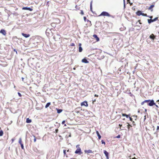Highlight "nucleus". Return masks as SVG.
Masks as SVG:
<instances>
[{
	"label": "nucleus",
	"mask_w": 159,
	"mask_h": 159,
	"mask_svg": "<svg viewBox=\"0 0 159 159\" xmlns=\"http://www.w3.org/2000/svg\"><path fill=\"white\" fill-rule=\"evenodd\" d=\"M51 30H50V29H47L46 30V34H47V33H48V32L49 31H50Z\"/></svg>",
	"instance_id": "nucleus-27"
},
{
	"label": "nucleus",
	"mask_w": 159,
	"mask_h": 159,
	"mask_svg": "<svg viewBox=\"0 0 159 159\" xmlns=\"http://www.w3.org/2000/svg\"><path fill=\"white\" fill-rule=\"evenodd\" d=\"M75 153L76 154H79V155H81L82 154L81 150L80 147H79V148H77L75 152Z\"/></svg>",
	"instance_id": "nucleus-3"
},
{
	"label": "nucleus",
	"mask_w": 159,
	"mask_h": 159,
	"mask_svg": "<svg viewBox=\"0 0 159 159\" xmlns=\"http://www.w3.org/2000/svg\"><path fill=\"white\" fill-rule=\"evenodd\" d=\"M157 130H159V126H157Z\"/></svg>",
	"instance_id": "nucleus-44"
},
{
	"label": "nucleus",
	"mask_w": 159,
	"mask_h": 159,
	"mask_svg": "<svg viewBox=\"0 0 159 159\" xmlns=\"http://www.w3.org/2000/svg\"><path fill=\"white\" fill-rule=\"evenodd\" d=\"M101 142H102V144H105V142L103 140H102Z\"/></svg>",
	"instance_id": "nucleus-34"
},
{
	"label": "nucleus",
	"mask_w": 159,
	"mask_h": 159,
	"mask_svg": "<svg viewBox=\"0 0 159 159\" xmlns=\"http://www.w3.org/2000/svg\"><path fill=\"white\" fill-rule=\"evenodd\" d=\"M155 106H156V107L157 108H158V106L157 105H156V104H155Z\"/></svg>",
	"instance_id": "nucleus-51"
},
{
	"label": "nucleus",
	"mask_w": 159,
	"mask_h": 159,
	"mask_svg": "<svg viewBox=\"0 0 159 159\" xmlns=\"http://www.w3.org/2000/svg\"><path fill=\"white\" fill-rule=\"evenodd\" d=\"M129 120L131 121H133V119L131 117L129 116Z\"/></svg>",
	"instance_id": "nucleus-39"
},
{
	"label": "nucleus",
	"mask_w": 159,
	"mask_h": 159,
	"mask_svg": "<svg viewBox=\"0 0 159 159\" xmlns=\"http://www.w3.org/2000/svg\"><path fill=\"white\" fill-rule=\"evenodd\" d=\"M122 126V125H120V124H119V126L120 127V128Z\"/></svg>",
	"instance_id": "nucleus-50"
},
{
	"label": "nucleus",
	"mask_w": 159,
	"mask_h": 159,
	"mask_svg": "<svg viewBox=\"0 0 159 159\" xmlns=\"http://www.w3.org/2000/svg\"><path fill=\"white\" fill-rule=\"evenodd\" d=\"M127 2L128 3H130V0H127Z\"/></svg>",
	"instance_id": "nucleus-45"
},
{
	"label": "nucleus",
	"mask_w": 159,
	"mask_h": 159,
	"mask_svg": "<svg viewBox=\"0 0 159 159\" xmlns=\"http://www.w3.org/2000/svg\"><path fill=\"white\" fill-rule=\"evenodd\" d=\"M73 69L74 70H75V68H73Z\"/></svg>",
	"instance_id": "nucleus-63"
},
{
	"label": "nucleus",
	"mask_w": 159,
	"mask_h": 159,
	"mask_svg": "<svg viewBox=\"0 0 159 159\" xmlns=\"http://www.w3.org/2000/svg\"><path fill=\"white\" fill-rule=\"evenodd\" d=\"M21 79H22V81H24V78L23 77H22Z\"/></svg>",
	"instance_id": "nucleus-53"
},
{
	"label": "nucleus",
	"mask_w": 159,
	"mask_h": 159,
	"mask_svg": "<svg viewBox=\"0 0 159 159\" xmlns=\"http://www.w3.org/2000/svg\"><path fill=\"white\" fill-rule=\"evenodd\" d=\"M148 22L149 24H150L151 23L153 22L152 20V19H148Z\"/></svg>",
	"instance_id": "nucleus-20"
},
{
	"label": "nucleus",
	"mask_w": 159,
	"mask_h": 159,
	"mask_svg": "<svg viewBox=\"0 0 159 159\" xmlns=\"http://www.w3.org/2000/svg\"><path fill=\"white\" fill-rule=\"evenodd\" d=\"M130 159H134V158H130Z\"/></svg>",
	"instance_id": "nucleus-64"
},
{
	"label": "nucleus",
	"mask_w": 159,
	"mask_h": 159,
	"mask_svg": "<svg viewBox=\"0 0 159 159\" xmlns=\"http://www.w3.org/2000/svg\"><path fill=\"white\" fill-rule=\"evenodd\" d=\"M33 137H34V142H35L36 141V138H35V136H34H34H33Z\"/></svg>",
	"instance_id": "nucleus-33"
},
{
	"label": "nucleus",
	"mask_w": 159,
	"mask_h": 159,
	"mask_svg": "<svg viewBox=\"0 0 159 159\" xmlns=\"http://www.w3.org/2000/svg\"><path fill=\"white\" fill-rule=\"evenodd\" d=\"M51 25H52V26L53 27H55L56 26L55 24L54 23L52 24Z\"/></svg>",
	"instance_id": "nucleus-36"
},
{
	"label": "nucleus",
	"mask_w": 159,
	"mask_h": 159,
	"mask_svg": "<svg viewBox=\"0 0 159 159\" xmlns=\"http://www.w3.org/2000/svg\"><path fill=\"white\" fill-rule=\"evenodd\" d=\"M100 16H107L108 17H110L111 16L106 11H103L102 12Z\"/></svg>",
	"instance_id": "nucleus-1"
},
{
	"label": "nucleus",
	"mask_w": 159,
	"mask_h": 159,
	"mask_svg": "<svg viewBox=\"0 0 159 159\" xmlns=\"http://www.w3.org/2000/svg\"><path fill=\"white\" fill-rule=\"evenodd\" d=\"M56 110L57 111V113H61L62 111V109H58L57 108H56Z\"/></svg>",
	"instance_id": "nucleus-16"
},
{
	"label": "nucleus",
	"mask_w": 159,
	"mask_h": 159,
	"mask_svg": "<svg viewBox=\"0 0 159 159\" xmlns=\"http://www.w3.org/2000/svg\"><path fill=\"white\" fill-rule=\"evenodd\" d=\"M18 94L19 96V97H21V95L20 93L18 92Z\"/></svg>",
	"instance_id": "nucleus-35"
},
{
	"label": "nucleus",
	"mask_w": 159,
	"mask_h": 159,
	"mask_svg": "<svg viewBox=\"0 0 159 159\" xmlns=\"http://www.w3.org/2000/svg\"><path fill=\"white\" fill-rule=\"evenodd\" d=\"M133 125H135V124L134 122L133 121Z\"/></svg>",
	"instance_id": "nucleus-52"
},
{
	"label": "nucleus",
	"mask_w": 159,
	"mask_h": 159,
	"mask_svg": "<svg viewBox=\"0 0 159 159\" xmlns=\"http://www.w3.org/2000/svg\"><path fill=\"white\" fill-rule=\"evenodd\" d=\"M144 120H145L146 119V115H145L144 116Z\"/></svg>",
	"instance_id": "nucleus-49"
},
{
	"label": "nucleus",
	"mask_w": 159,
	"mask_h": 159,
	"mask_svg": "<svg viewBox=\"0 0 159 159\" xmlns=\"http://www.w3.org/2000/svg\"><path fill=\"white\" fill-rule=\"evenodd\" d=\"M127 126L128 129V130H129L130 129V127H131L132 126L128 123H127Z\"/></svg>",
	"instance_id": "nucleus-19"
},
{
	"label": "nucleus",
	"mask_w": 159,
	"mask_h": 159,
	"mask_svg": "<svg viewBox=\"0 0 159 159\" xmlns=\"http://www.w3.org/2000/svg\"><path fill=\"white\" fill-rule=\"evenodd\" d=\"M20 145H21V148L22 149H24L23 144H21Z\"/></svg>",
	"instance_id": "nucleus-31"
},
{
	"label": "nucleus",
	"mask_w": 159,
	"mask_h": 159,
	"mask_svg": "<svg viewBox=\"0 0 159 159\" xmlns=\"http://www.w3.org/2000/svg\"><path fill=\"white\" fill-rule=\"evenodd\" d=\"M82 62L83 63H88L89 62V61H88L85 58H84L82 60Z\"/></svg>",
	"instance_id": "nucleus-11"
},
{
	"label": "nucleus",
	"mask_w": 159,
	"mask_h": 159,
	"mask_svg": "<svg viewBox=\"0 0 159 159\" xmlns=\"http://www.w3.org/2000/svg\"><path fill=\"white\" fill-rule=\"evenodd\" d=\"M130 4V6H132L133 4V3H131L130 2V3H129Z\"/></svg>",
	"instance_id": "nucleus-54"
},
{
	"label": "nucleus",
	"mask_w": 159,
	"mask_h": 159,
	"mask_svg": "<svg viewBox=\"0 0 159 159\" xmlns=\"http://www.w3.org/2000/svg\"><path fill=\"white\" fill-rule=\"evenodd\" d=\"M123 2H124V8H125V0H123Z\"/></svg>",
	"instance_id": "nucleus-32"
},
{
	"label": "nucleus",
	"mask_w": 159,
	"mask_h": 159,
	"mask_svg": "<svg viewBox=\"0 0 159 159\" xmlns=\"http://www.w3.org/2000/svg\"><path fill=\"white\" fill-rule=\"evenodd\" d=\"M3 134V132L2 130H1L0 131V136H2Z\"/></svg>",
	"instance_id": "nucleus-26"
},
{
	"label": "nucleus",
	"mask_w": 159,
	"mask_h": 159,
	"mask_svg": "<svg viewBox=\"0 0 159 159\" xmlns=\"http://www.w3.org/2000/svg\"><path fill=\"white\" fill-rule=\"evenodd\" d=\"M82 47L80 46L79 47V52H81L82 51Z\"/></svg>",
	"instance_id": "nucleus-23"
},
{
	"label": "nucleus",
	"mask_w": 159,
	"mask_h": 159,
	"mask_svg": "<svg viewBox=\"0 0 159 159\" xmlns=\"http://www.w3.org/2000/svg\"><path fill=\"white\" fill-rule=\"evenodd\" d=\"M81 106H84L86 107L88 106V104L87 102L86 101H84L83 102H82L81 104Z\"/></svg>",
	"instance_id": "nucleus-4"
},
{
	"label": "nucleus",
	"mask_w": 159,
	"mask_h": 159,
	"mask_svg": "<svg viewBox=\"0 0 159 159\" xmlns=\"http://www.w3.org/2000/svg\"><path fill=\"white\" fill-rule=\"evenodd\" d=\"M95 101H96V100H95V99L93 101V102H95Z\"/></svg>",
	"instance_id": "nucleus-61"
},
{
	"label": "nucleus",
	"mask_w": 159,
	"mask_h": 159,
	"mask_svg": "<svg viewBox=\"0 0 159 159\" xmlns=\"http://www.w3.org/2000/svg\"><path fill=\"white\" fill-rule=\"evenodd\" d=\"M22 35L24 36V37L27 38L30 36V35L29 34H24L23 33H22Z\"/></svg>",
	"instance_id": "nucleus-9"
},
{
	"label": "nucleus",
	"mask_w": 159,
	"mask_h": 159,
	"mask_svg": "<svg viewBox=\"0 0 159 159\" xmlns=\"http://www.w3.org/2000/svg\"><path fill=\"white\" fill-rule=\"evenodd\" d=\"M80 13L82 15L84 14V12L83 11H81Z\"/></svg>",
	"instance_id": "nucleus-40"
},
{
	"label": "nucleus",
	"mask_w": 159,
	"mask_h": 159,
	"mask_svg": "<svg viewBox=\"0 0 159 159\" xmlns=\"http://www.w3.org/2000/svg\"><path fill=\"white\" fill-rule=\"evenodd\" d=\"M11 140H12V142H13L14 141V139H11Z\"/></svg>",
	"instance_id": "nucleus-56"
},
{
	"label": "nucleus",
	"mask_w": 159,
	"mask_h": 159,
	"mask_svg": "<svg viewBox=\"0 0 159 159\" xmlns=\"http://www.w3.org/2000/svg\"><path fill=\"white\" fill-rule=\"evenodd\" d=\"M152 16H150V18H151L150 19H152Z\"/></svg>",
	"instance_id": "nucleus-58"
},
{
	"label": "nucleus",
	"mask_w": 159,
	"mask_h": 159,
	"mask_svg": "<svg viewBox=\"0 0 159 159\" xmlns=\"http://www.w3.org/2000/svg\"><path fill=\"white\" fill-rule=\"evenodd\" d=\"M104 153L105 154L107 159H109V157H108V153L106 150H104Z\"/></svg>",
	"instance_id": "nucleus-5"
},
{
	"label": "nucleus",
	"mask_w": 159,
	"mask_h": 159,
	"mask_svg": "<svg viewBox=\"0 0 159 159\" xmlns=\"http://www.w3.org/2000/svg\"><path fill=\"white\" fill-rule=\"evenodd\" d=\"M96 133L98 137V139H101V136L100 135V134H99L98 132V131H96Z\"/></svg>",
	"instance_id": "nucleus-15"
},
{
	"label": "nucleus",
	"mask_w": 159,
	"mask_h": 159,
	"mask_svg": "<svg viewBox=\"0 0 159 159\" xmlns=\"http://www.w3.org/2000/svg\"><path fill=\"white\" fill-rule=\"evenodd\" d=\"M140 20H138V22H139V23H140V24H141V23L140 22Z\"/></svg>",
	"instance_id": "nucleus-59"
},
{
	"label": "nucleus",
	"mask_w": 159,
	"mask_h": 159,
	"mask_svg": "<svg viewBox=\"0 0 159 159\" xmlns=\"http://www.w3.org/2000/svg\"><path fill=\"white\" fill-rule=\"evenodd\" d=\"M81 43H80V44H79V46H81Z\"/></svg>",
	"instance_id": "nucleus-62"
},
{
	"label": "nucleus",
	"mask_w": 159,
	"mask_h": 159,
	"mask_svg": "<svg viewBox=\"0 0 159 159\" xmlns=\"http://www.w3.org/2000/svg\"><path fill=\"white\" fill-rule=\"evenodd\" d=\"M142 13L141 11H139L136 12V14L138 16H140L141 15H142Z\"/></svg>",
	"instance_id": "nucleus-12"
},
{
	"label": "nucleus",
	"mask_w": 159,
	"mask_h": 159,
	"mask_svg": "<svg viewBox=\"0 0 159 159\" xmlns=\"http://www.w3.org/2000/svg\"><path fill=\"white\" fill-rule=\"evenodd\" d=\"M31 122V120L30 119H29V118H28L26 119V122L27 123H30Z\"/></svg>",
	"instance_id": "nucleus-17"
},
{
	"label": "nucleus",
	"mask_w": 159,
	"mask_h": 159,
	"mask_svg": "<svg viewBox=\"0 0 159 159\" xmlns=\"http://www.w3.org/2000/svg\"><path fill=\"white\" fill-rule=\"evenodd\" d=\"M79 145H76V147L77 148H79Z\"/></svg>",
	"instance_id": "nucleus-46"
},
{
	"label": "nucleus",
	"mask_w": 159,
	"mask_h": 159,
	"mask_svg": "<svg viewBox=\"0 0 159 159\" xmlns=\"http://www.w3.org/2000/svg\"><path fill=\"white\" fill-rule=\"evenodd\" d=\"M150 101V100H145L144 101L145 102V103H148Z\"/></svg>",
	"instance_id": "nucleus-30"
},
{
	"label": "nucleus",
	"mask_w": 159,
	"mask_h": 159,
	"mask_svg": "<svg viewBox=\"0 0 159 159\" xmlns=\"http://www.w3.org/2000/svg\"><path fill=\"white\" fill-rule=\"evenodd\" d=\"M154 6L153 5H151L148 8V10H150L152 11H153L152 8L154 7Z\"/></svg>",
	"instance_id": "nucleus-13"
},
{
	"label": "nucleus",
	"mask_w": 159,
	"mask_h": 159,
	"mask_svg": "<svg viewBox=\"0 0 159 159\" xmlns=\"http://www.w3.org/2000/svg\"><path fill=\"white\" fill-rule=\"evenodd\" d=\"M19 143L20 144H22V143L21 138H19Z\"/></svg>",
	"instance_id": "nucleus-24"
},
{
	"label": "nucleus",
	"mask_w": 159,
	"mask_h": 159,
	"mask_svg": "<svg viewBox=\"0 0 159 159\" xmlns=\"http://www.w3.org/2000/svg\"><path fill=\"white\" fill-rule=\"evenodd\" d=\"M156 36L153 34H152L150 36L149 38L152 39L153 40L155 39Z\"/></svg>",
	"instance_id": "nucleus-8"
},
{
	"label": "nucleus",
	"mask_w": 159,
	"mask_h": 159,
	"mask_svg": "<svg viewBox=\"0 0 159 159\" xmlns=\"http://www.w3.org/2000/svg\"><path fill=\"white\" fill-rule=\"evenodd\" d=\"M84 20L85 21H86V18L85 17H84Z\"/></svg>",
	"instance_id": "nucleus-43"
},
{
	"label": "nucleus",
	"mask_w": 159,
	"mask_h": 159,
	"mask_svg": "<svg viewBox=\"0 0 159 159\" xmlns=\"http://www.w3.org/2000/svg\"><path fill=\"white\" fill-rule=\"evenodd\" d=\"M23 10H29L30 11H32L33 9L30 8V7H23L22 8Z\"/></svg>",
	"instance_id": "nucleus-7"
},
{
	"label": "nucleus",
	"mask_w": 159,
	"mask_h": 159,
	"mask_svg": "<svg viewBox=\"0 0 159 159\" xmlns=\"http://www.w3.org/2000/svg\"><path fill=\"white\" fill-rule=\"evenodd\" d=\"M14 52H16V53H17V51H16V49H14Z\"/></svg>",
	"instance_id": "nucleus-55"
},
{
	"label": "nucleus",
	"mask_w": 159,
	"mask_h": 159,
	"mask_svg": "<svg viewBox=\"0 0 159 159\" xmlns=\"http://www.w3.org/2000/svg\"><path fill=\"white\" fill-rule=\"evenodd\" d=\"M94 96L96 97H98V95H97V94H95L94 95Z\"/></svg>",
	"instance_id": "nucleus-48"
},
{
	"label": "nucleus",
	"mask_w": 159,
	"mask_h": 159,
	"mask_svg": "<svg viewBox=\"0 0 159 159\" xmlns=\"http://www.w3.org/2000/svg\"><path fill=\"white\" fill-rule=\"evenodd\" d=\"M84 152H85L87 153H92V151L91 150H85L84 151Z\"/></svg>",
	"instance_id": "nucleus-14"
},
{
	"label": "nucleus",
	"mask_w": 159,
	"mask_h": 159,
	"mask_svg": "<svg viewBox=\"0 0 159 159\" xmlns=\"http://www.w3.org/2000/svg\"><path fill=\"white\" fill-rule=\"evenodd\" d=\"M92 1H91V2H90V10L91 11H92Z\"/></svg>",
	"instance_id": "nucleus-21"
},
{
	"label": "nucleus",
	"mask_w": 159,
	"mask_h": 159,
	"mask_svg": "<svg viewBox=\"0 0 159 159\" xmlns=\"http://www.w3.org/2000/svg\"><path fill=\"white\" fill-rule=\"evenodd\" d=\"M154 105H155V103H154V100H150V101L148 103V105L150 106H152Z\"/></svg>",
	"instance_id": "nucleus-2"
},
{
	"label": "nucleus",
	"mask_w": 159,
	"mask_h": 159,
	"mask_svg": "<svg viewBox=\"0 0 159 159\" xmlns=\"http://www.w3.org/2000/svg\"><path fill=\"white\" fill-rule=\"evenodd\" d=\"M71 134H70V135H69V137H71Z\"/></svg>",
	"instance_id": "nucleus-60"
},
{
	"label": "nucleus",
	"mask_w": 159,
	"mask_h": 159,
	"mask_svg": "<svg viewBox=\"0 0 159 159\" xmlns=\"http://www.w3.org/2000/svg\"><path fill=\"white\" fill-rule=\"evenodd\" d=\"M70 46H75V44L74 43H71V44H70Z\"/></svg>",
	"instance_id": "nucleus-37"
},
{
	"label": "nucleus",
	"mask_w": 159,
	"mask_h": 159,
	"mask_svg": "<svg viewBox=\"0 0 159 159\" xmlns=\"http://www.w3.org/2000/svg\"><path fill=\"white\" fill-rule=\"evenodd\" d=\"M116 138H120V135H118L116 137Z\"/></svg>",
	"instance_id": "nucleus-38"
},
{
	"label": "nucleus",
	"mask_w": 159,
	"mask_h": 159,
	"mask_svg": "<svg viewBox=\"0 0 159 159\" xmlns=\"http://www.w3.org/2000/svg\"><path fill=\"white\" fill-rule=\"evenodd\" d=\"M142 15L143 16H147V14H144V13H142Z\"/></svg>",
	"instance_id": "nucleus-29"
},
{
	"label": "nucleus",
	"mask_w": 159,
	"mask_h": 159,
	"mask_svg": "<svg viewBox=\"0 0 159 159\" xmlns=\"http://www.w3.org/2000/svg\"><path fill=\"white\" fill-rule=\"evenodd\" d=\"M51 103L50 102H48L46 105L45 106V108H48L50 105Z\"/></svg>",
	"instance_id": "nucleus-18"
},
{
	"label": "nucleus",
	"mask_w": 159,
	"mask_h": 159,
	"mask_svg": "<svg viewBox=\"0 0 159 159\" xmlns=\"http://www.w3.org/2000/svg\"><path fill=\"white\" fill-rule=\"evenodd\" d=\"M158 18L157 17L155 18L154 19L152 20L153 21H155L158 19Z\"/></svg>",
	"instance_id": "nucleus-28"
},
{
	"label": "nucleus",
	"mask_w": 159,
	"mask_h": 159,
	"mask_svg": "<svg viewBox=\"0 0 159 159\" xmlns=\"http://www.w3.org/2000/svg\"><path fill=\"white\" fill-rule=\"evenodd\" d=\"M93 37L96 39L97 41H98L99 40V39L97 35L94 34L93 35Z\"/></svg>",
	"instance_id": "nucleus-10"
},
{
	"label": "nucleus",
	"mask_w": 159,
	"mask_h": 159,
	"mask_svg": "<svg viewBox=\"0 0 159 159\" xmlns=\"http://www.w3.org/2000/svg\"><path fill=\"white\" fill-rule=\"evenodd\" d=\"M0 33H2V34L4 35H6V32L5 30H4L2 29L0 31Z\"/></svg>",
	"instance_id": "nucleus-6"
},
{
	"label": "nucleus",
	"mask_w": 159,
	"mask_h": 159,
	"mask_svg": "<svg viewBox=\"0 0 159 159\" xmlns=\"http://www.w3.org/2000/svg\"><path fill=\"white\" fill-rule=\"evenodd\" d=\"M144 103H145V102H144V101H143V102H141V104L142 105H143L144 104Z\"/></svg>",
	"instance_id": "nucleus-42"
},
{
	"label": "nucleus",
	"mask_w": 159,
	"mask_h": 159,
	"mask_svg": "<svg viewBox=\"0 0 159 159\" xmlns=\"http://www.w3.org/2000/svg\"><path fill=\"white\" fill-rule=\"evenodd\" d=\"M87 21L89 22L90 23H91V21H89V20H87Z\"/></svg>",
	"instance_id": "nucleus-57"
},
{
	"label": "nucleus",
	"mask_w": 159,
	"mask_h": 159,
	"mask_svg": "<svg viewBox=\"0 0 159 159\" xmlns=\"http://www.w3.org/2000/svg\"><path fill=\"white\" fill-rule=\"evenodd\" d=\"M122 115L123 116H125L126 117V118H128L129 117V116L128 115H126V114H122Z\"/></svg>",
	"instance_id": "nucleus-22"
},
{
	"label": "nucleus",
	"mask_w": 159,
	"mask_h": 159,
	"mask_svg": "<svg viewBox=\"0 0 159 159\" xmlns=\"http://www.w3.org/2000/svg\"><path fill=\"white\" fill-rule=\"evenodd\" d=\"M63 153H64V156H66V157H67V155H66V150H63Z\"/></svg>",
	"instance_id": "nucleus-25"
},
{
	"label": "nucleus",
	"mask_w": 159,
	"mask_h": 159,
	"mask_svg": "<svg viewBox=\"0 0 159 159\" xmlns=\"http://www.w3.org/2000/svg\"><path fill=\"white\" fill-rule=\"evenodd\" d=\"M65 122V121L64 120L62 122V124H63Z\"/></svg>",
	"instance_id": "nucleus-47"
},
{
	"label": "nucleus",
	"mask_w": 159,
	"mask_h": 159,
	"mask_svg": "<svg viewBox=\"0 0 159 159\" xmlns=\"http://www.w3.org/2000/svg\"><path fill=\"white\" fill-rule=\"evenodd\" d=\"M55 131L56 133H57L58 131V129H56Z\"/></svg>",
	"instance_id": "nucleus-41"
}]
</instances>
